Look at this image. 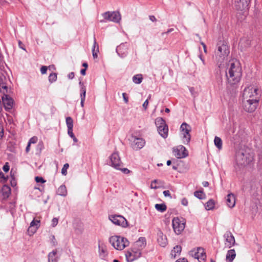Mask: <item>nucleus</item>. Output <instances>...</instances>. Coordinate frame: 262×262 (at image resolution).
<instances>
[{
	"mask_svg": "<svg viewBox=\"0 0 262 262\" xmlns=\"http://www.w3.org/2000/svg\"><path fill=\"white\" fill-rule=\"evenodd\" d=\"M145 141L142 138L134 137L133 141L132 143V148L136 150L142 148L145 145Z\"/></svg>",
	"mask_w": 262,
	"mask_h": 262,
	"instance_id": "16",
	"label": "nucleus"
},
{
	"mask_svg": "<svg viewBox=\"0 0 262 262\" xmlns=\"http://www.w3.org/2000/svg\"><path fill=\"white\" fill-rule=\"evenodd\" d=\"M181 203L183 205L187 206L188 204L187 199L185 198H183L181 200Z\"/></svg>",
	"mask_w": 262,
	"mask_h": 262,
	"instance_id": "50",
	"label": "nucleus"
},
{
	"mask_svg": "<svg viewBox=\"0 0 262 262\" xmlns=\"http://www.w3.org/2000/svg\"><path fill=\"white\" fill-rule=\"evenodd\" d=\"M35 180L37 183H44L46 182V181L41 177L37 176L35 178Z\"/></svg>",
	"mask_w": 262,
	"mask_h": 262,
	"instance_id": "44",
	"label": "nucleus"
},
{
	"mask_svg": "<svg viewBox=\"0 0 262 262\" xmlns=\"http://www.w3.org/2000/svg\"><path fill=\"white\" fill-rule=\"evenodd\" d=\"M143 77L141 74H137L133 76V81L136 84H140L142 82Z\"/></svg>",
	"mask_w": 262,
	"mask_h": 262,
	"instance_id": "34",
	"label": "nucleus"
},
{
	"mask_svg": "<svg viewBox=\"0 0 262 262\" xmlns=\"http://www.w3.org/2000/svg\"><path fill=\"white\" fill-rule=\"evenodd\" d=\"M48 68L46 66H42L40 68V72L42 74H45L47 73Z\"/></svg>",
	"mask_w": 262,
	"mask_h": 262,
	"instance_id": "49",
	"label": "nucleus"
},
{
	"mask_svg": "<svg viewBox=\"0 0 262 262\" xmlns=\"http://www.w3.org/2000/svg\"><path fill=\"white\" fill-rule=\"evenodd\" d=\"M226 201L227 205L230 208L233 207L235 204V197L234 194L232 193L228 194L227 196Z\"/></svg>",
	"mask_w": 262,
	"mask_h": 262,
	"instance_id": "21",
	"label": "nucleus"
},
{
	"mask_svg": "<svg viewBox=\"0 0 262 262\" xmlns=\"http://www.w3.org/2000/svg\"><path fill=\"white\" fill-rule=\"evenodd\" d=\"M104 19L107 20L118 23L121 20V15L119 12L113 11L112 12H107L103 14Z\"/></svg>",
	"mask_w": 262,
	"mask_h": 262,
	"instance_id": "13",
	"label": "nucleus"
},
{
	"mask_svg": "<svg viewBox=\"0 0 262 262\" xmlns=\"http://www.w3.org/2000/svg\"><path fill=\"white\" fill-rule=\"evenodd\" d=\"M57 250L55 249L48 254V262H58Z\"/></svg>",
	"mask_w": 262,
	"mask_h": 262,
	"instance_id": "23",
	"label": "nucleus"
},
{
	"mask_svg": "<svg viewBox=\"0 0 262 262\" xmlns=\"http://www.w3.org/2000/svg\"><path fill=\"white\" fill-rule=\"evenodd\" d=\"M56 193L58 195L65 196L67 194V188L65 185H62L57 190Z\"/></svg>",
	"mask_w": 262,
	"mask_h": 262,
	"instance_id": "29",
	"label": "nucleus"
},
{
	"mask_svg": "<svg viewBox=\"0 0 262 262\" xmlns=\"http://www.w3.org/2000/svg\"><path fill=\"white\" fill-rule=\"evenodd\" d=\"M214 202L213 200H209L205 204V208L207 210H210L214 208Z\"/></svg>",
	"mask_w": 262,
	"mask_h": 262,
	"instance_id": "35",
	"label": "nucleus"
},
{
	"mask_svg": "<svg viewBox=\"0 0 262 262\" xmlns=\"http://www.w3.org/2000/svg\"><path fill=\"white\" fill-rule=\"evenodd\" d=\"M158 242L159 245L163 247H164L167 244V241L166 238H163L162 236L158 238Z\"/></svg>",
	"mask_w": 262,
	"mask_h": 262,
	"instance_id": "39",
	"label": "nucleus"
},
{
	"mask_svg": "<svg viewBox=\"0 0 262 262\" xmlns=\"http://www.w3.org/2000/svg\"><path fill=\"white\" fill-rule=\"evenodd\" d=\"M172 224L173 230L177 235L180 234L185 229V222L183 219L173 218Z\"/></svg>",
	"mask_w": 262,
	"mask_h": 262,
	"instance_id": "9",
	"label": "nucleus"
},
{
	"mask_svg": "<svg viewBox=\"0 0 262 262\" xmlns=\"http://www.w3.org/2000/svg\"><path fill=\"white\" fill-rule=\"evenodd\" d=\"M110 165L116 169H120V166H122V163L121 161L120 158L119 156L118 152H114L110 157Z\"/></svg>",
	"mask_w": 262,
	"mask_h": 262,
	"instance_id": "12",
	"label": "nucleus"
},
{
	"mask_svg": "<svg viewBox=\"0 0 262 262\" xmlns=\"http://www.w3.org/2000/svg\"><path fill=\"white\" fill-rule=\"evenodd\" d=\"M155 208L158 211L163 212L166 211L167 207L165 204H156L155 205Z\"/></svg>",
	"mask_w": 262,
	"mask_h": 262,
	"instance_id": "33",
	"label": "nucleus"
},
{
	"mask_svg": "<svg viewBox=\"0 0 262 262\" xmlns=\"http://www.w3.org/2000/svg\"><path fill=\"white\" fill-rule=\"evenodd\" d=\"M68 134L69 135V136L70 137H71L72 138L73 137H74V136H75L73 133V129H68Z\"/></svg>",
	"mask_w": 262,
	"mask_h": 262,
	"instance_id": "55",
	"label": "nucleus"
},
{
	"mask_svg": "<svg viewBox=\"0 0 262 262\" xmlns=\"http://www.w3.org/2000/svg\"><path fill=\"white\" fill-rule=\"evenodd\" d=\"M260 95L258 88L249 86L244 90L243 99L259 100Z\"/></svg>",
	"mask_w": 262,
	"mask_h": 262,
	"instance_id": "6",
	"label": "nucleus"
},
{
	"mask_svg": "<svg viewBox=\"0 0 262 262\" xmlns=\"http://www.w3.org/2000/svg\"><path fill=\"white\" fill-rule=\"evenodd\" d=\"M163 193L165 196H169L170 198H172L169 190H164Z\"/></svg>",
	"mask_w": 262,
	"mask_h": 262,
	"instance_id": "54",
	"label": "nucleus"
},
{
	"mask_svg": "<svg viewBox=\"0 0 262 262\" xmlns=\"http://www.w3.org/2000/svg\"><path fill=\"white\" fill-rule=\"evenodd\" d=\"M79 84L81 85V87L80 88V98H81V102H80V105L82 107L84 106V102L85 99V95H86V88L83 85L82 82L80 81L79 82Z\"/></svg>",
	"mask_w": 262,
	"mask_h": 262,
	"instance_id": "20",
	"label": "nucleus"
},
{
	"mask_svg": "<svg viewBox=\"0 0 262 262\" xmlns=\"http://www.w3.org/2000/svg\"><path fill=\"white\" fill-rule=\"evenodd\" d=\"M109 219L113 224L121 226L123 228L128 227V224L126 219L120 215H112L109 216Z\"/></svg>",
	"mask_w": 262,
	"mask_h": 262,
	"instance_id": "11",
	"label": "nucleus"
},
{
	"mask_svg": "<svg viewBox=\"0 0 262 262\" xmlns=\"http://www.w3.org/2000/svg\"><path fill=\"white\" fill-rule=\"evenodd\" d=\"M163 184V182L159 180H154L150 184V188L157 189L160 188Z\"/></svg>",
	"mask_w": 262,
	"mask_h": 262,
	"instance_id": "28",
	"label": "nucleus"
},
{
	"mask_svg": "<svg viewBox=\"0 0 262 262\" xmlns=\"http://www.w3.org/2000/svg\"><path fill=\"white\" fill-rule=\"evenodd\" d=\"M58 222V220L57 218H56V217L53 218L52 220V227H55L57 225Z\"/></svg>",
	"mask_w": 262,
	"mask_h": 262,
	"instance_id": "46",
	"label": "nucleus"
},
{
	"mask_svg": "<svg viewBox=\"0 0 262 262\" xmlns=\"http://www.w3.org/2000/svg\"><path fill=\"white\" fill-rule=\"evenodd\" d=\"M224 237L226 239V243L225 244L228 248H230L234 245L235 243L234 237L230 232H226L224 234Z\"/></svg>",
	"mask_w": 262,
	"mask_h": 262,
	"instance_id": "17",
	"label": "nucleus"
},
{
	"mask_svg": "<svg viewBox=\"0 0 262 262\" xmlns=\"http://www.w3.org/2000/svg\"><path fill=\"white\" fill-rule=\"evenodd\" d=\"M151 97L150 95H149L148 97V98L144 101V102L143 104V107L144 108L145 110H146L148 106V99H150Z\"/></svg>",
	"mask_w": 262,
	"mask_h": 262,
	"instance_id": "47",
	"label": "nucleus"
},
{
	"mask_svg": "<svg viewBox=\"0 0 262 262\" xmlns=\"http://www.w3.org/2000/svg\"><path fill=\"white\" fill-rule=\"evenodd\" d=\"M149 19L152 21H156L157 20L156 18L154 15L149 16Z\"/></svg>",
	"mask_w": 262,
	"mask_h": 262,
	"instance_id": "61",
	"label": "nucleus"
},
{
	"mask_svg": "<svg viewBox=\"0 0 262 262\" xmlns=\"http://www.w3.org/2000/svg\"><path fill=\"white\" fill-rule=\"evenodd\" d=\"M109 241L113 247L118 250L124 249L129 244L127 238L117 235L112 236Z\"/></svg>",
	"mask_w": 262,
	"mask_h": 262,
	"instance_id": "5",
	"label": "nucleus"
},
{
	"mask_svg": "<svg viewBox=\"0 0 262 262\" xmlns=\"http://www.w3.org/2000/svg\"><path fill=\"white\" fill-rule=\"evenodd\" d=\"M86 69H81V71H80V73L82 75H85V72H86Z\"/></svg>",
	"mask_w": 262,
	"mask_h": 262,
	"instance_id": "63",
	"label": "nucleus"
},
{
	"mask_svg": "<svg viewBox=\"0 0 262 262\" xmlns=\"http://www.w3.org/2000/svg\"><path fill=\"white\" fill-rule=\"evenodd\" d=\"M30 145H31V144H29V143H28V145H27V147L26 148V151L27 153L30 151Z\"/></svg>",
	"mask_w": 262,
	"mask_h": 262,
	"instance_id": "62",
	"label": "nucleus"
},
{
	"mask_svg": "<svg viewBox=\"0 0 262 262\" xmlns=\"http://www.w3.org/2000/svg\"><path fill=\"white\" fill-rule=\"evenodd\" d=\"M202 185L204 187H208L209 185V183L207 181H204L202 183Z\"/></svg>",
	"mask_w": 262,
	"mask_h": 262,
	"instance_id": "64",
	"label": "nucleus"
},
{
	"mask_svg": "<svg viewBox=\"0 0 262 262\" xmlns=\"http://www.w3.org/2000/svg\"><path fill=\"white\" fill-rule=\"evenodd\" d=\"M57 74L55 73H51L49 76V81L50 83H53L57 80Z\"/></svg>",
	"mask_w": 262,
	"mask_h": 262,
	"instance_id": "38",
	"label": "nucleus"
},
{
	"mask_svg": "<svg viewBox=\"0 0 262 262\" xmlns=\"http://www.w3.org/2000/svg\"><path fill=\"white\" fill-rule=\"evenodd\" d=\"M242 103L243 108L246 112L252 113L258 106L259 100L243 99Z\"/></svg>",
	"mask_w": 262,
	"mask_h": 262,
	"instance_id": "7",
	"label": "nucleus"
},
{
	"mask_svg": "<svg viewBox=\"0 0 262 262\" xmlns=\"http://www.w3.org/2000/svg\"><path fill=\"white\" fill-rule=\"evenodd\" d=\"M226 74L228 83L231 85L238 83L242 76V69L239 61L235 59L230 60Z\"/></svg>",
	"mask_w": 262,
	"mask_h": 262,
	"instance_id": "1",
	"label": "nucleus"
},
{
	"mask_svg": "<svg viewBox=\"0 0 262 262\" xmlns=\"http://www.w3.org/2000/svg\"><path fill=\"white\" fill-rule=\"evenodd\" d=\"M190 255L199 262H205L206 255L204 249L202 247H198L190 251Z\"/></svg>",
	"mask_w": 262,
	"mask_h": 262,
	"instance_id": "10",
	"label": "nucleus"
},
{
	"mask_svg": "<svg viewBox=\"0 0 262 262\" xmlns=\"http://www.w3.org/2000/svg\"><path fill=\"white\" fill-rule=\"evenodd\" d=\"M99 256L101 258H104L107 255L106 247L103 244H99L98 246Z\"/></svg>",
	"mask_w": 262,
	"mask_h": 262,
	"instance_id": "27",
	"label": "nucleus"
},
{
	"mask_svg": "<svg viewBox=\"0 0 262 262\" xmlns=\"http://www.w3.org/2000/svg\"><path fill=\"white\" fill-rule=\"evenodd\" d=\"M245 41H246L247 44L248 45H249V41L248 40L242 39V40H241V41L239 42V45L241 47L243 46V45L244 42H245Z\"/></svg>",
	"mask_w": 262,
	"mask_h": 262,
	"instance_id": "58",
	"label": "nucleus"
},
{
	"mask_svg": "<svg viewBox=\"0 0 262 262\" xmlns=\"http://www.w3.org/2000/svg\"><path fill=\"white\" fill-rule=\"evenodd\" d=\"M39 221L33 220L30 223L28 231H32V233L36 232L39 227Z\"/></svg>",
	"mask_w": 262,
	"mask_h": 262,
	"instance_id": "26",
	"label": "nucleus"
},
{
	"mask_svg": "<svg viewBox=\"0 0 262 262\" xmlns=\"http://www.w3.org/2000/svg\"><path fill=\"white\" fill-rule=\"evenodd\" d=\"M116 52L120 57L122 58L125 57L128 53L127 44L125 43L120 45L117 47Z\"/></svg>",
	"mask_w": 262,
	"mask_h": 262,
	"instance_id": "18",
	"label": "nucleus"
},
{
	"mask_svg": "<svg viewBox=\"0 0 262 262\" xmlns=\"http://www.w3.org/2000/svg\"><path fill=\"white\" fill-rule=\"evenodd\" d=\"M173 152L177 158H184L188 156L185 147L183 145L179 146L177 148L173 149Z\"/></svg>",
	"mask_w": 262,
	"mask_h": 262,
	"instance_id": "15",
	"label": "nucleus"
},
{
	"mask_svg": "<svg viewBox=\"0 0 262 262\" xmlns=\"http://www.w3.org/2000/svg\"><path fill=\"white\" fill-rule=\"evenodd\" d=\"M122 96L125 103H127L128 102V98L126 96V93H123L122 94Z\"/></svg>",
	"mask_w": 262,
	"mask_h": 262,
	"instance_id": "52",
	"label": "nucleus"
},
{
	"mask_svg": "<svg viewBox=\"0 0 262 262\" xmlns=\"http://www.w3.org/2000/svg\"><path fill=\"white\" fill-rule=\"evenodd\" d=\"M118 170H121L122 172H123L124 173H125V174H127L130 172V170H128L127 168H122L121 166H120V169H119Z\"/></svg>",
	"mask_w": 262,
	"mask_h": 262,
	"instance_id": "51",
	"label": "nucleus"
},
{
	"mask_svg": "<svg viewBox=\"0 0 262 262\" xmlns=\"http://www.w3.org/2000/svg\"><path fill=\"white\" fill-rule=\"evenodd\" d=\"M3 102L6 110H10L13 107V100L8 95L3 97Z\"/></svg>",
	"mask_w": 262,
	"mask_h": 262,
	"instance_id": "19",
	"label": "nucleus"
},
{
	"mask_svg": "<svg viewBox=\"0 0 262 262\" xmlns=\"http://www.w3.org/2000/svg\"><path fill=\"white\" fill-rule=\"evenodd\" d=\"M229 53V48L227 42L224 40L219 41L214 52V59L219 68L222 67L223 63L227 60Z\"/></svg>",
	"mask_w": 262,
	"mask_h": 262,
	"instance_id": "2",
	"label": "nucleus"
},
{
	"mask_svg": "<svg viewBox=\"0 0 262 262\" xmlns=\"http://www.w3.org/2000/svg\"><path fill=\"white\" fill-rule=\"evenodd\" d=\"M175 262H188L187 259L185 258H180L177 260Z\"/></svg>",
	"mask_w": 262,
	"mask_h": 262,
	"instance_id": "59",
	"label": "nucleus"
},
{
	"mask_svg": "<svg viewBox=\"0 0 262 262\" xmlns=\"http://www.w3.org/2000/svg\"><path fill=\"white\" fill-rule=\"evenodd\" d=\"M173 31V28H170V29H169L166 32H162L161 33V35L162 36H164V35L165 34H167L170 32H171L172 31Z\"/></svg>",
	"mask_w": 262,
	"mask_h": 262,
	"instance_id": "57",
	"label": "nucleus"
},
{
	"mask_svg": "<svg viewBox=\"0 0 262 262\" xmlns=\"http://www.w3.org/2000/svg\"><path fill=\"white\" fill-rule=\"evenodd\" d=\"M51 241L53 246H55L57 245V242L55 239V236L52 235Z\"/></svg>",
	"mask_w": 262,
	"mask_h": 262,
	"instance_id": "48",
	"label": "nucleus"
},
{
	"mask_svg": "<svg viewBox=\"0 0 262 262\" xmlns=\"http://www.w3.org/2000/svg\"><path fill=\"white\" fill-rule=\"evenodd\" d=\"M214 143L215 146L219 150H221L222 148V140L220 137L215 136L214 140Z\"/></svg>",
	"mask_w": 262,
	"mask_h": 262,
	"instance_id": "31",
	"label": "nucleus"
},
{
	"mask_svg": "<svg viewBox=\"0 0 262 262\" xmlns=\"http://www.w3.org/2000/svg\"><path fill=\"white\" fill-rule=\"evenodd\" d=\"M158 131L163 138H166L167 137L168 128L166 125H163V126H159V128H158Z\"/></svg>",
	"mask_w": 262,
	"mask_h": 262,
	"instance_id": "22",
	"label": "nucleus"
},
{
	"mask_svg": "<svg viewBox=\"0 0 262 262\" xmlns=\"http://www.w3.org/2000/svg\"><path fill=\"white\" fill-rule=\"evenodd\" d=\"M99 52V45L96 42L95 37H94V44L92 48V54L94 59L97 58L98 53Z\"/></svg>",
	"mask_w": 262,
	"mask_h": 262,
	"instance_id": "24",
	"label": "nucleus"
},
{
	"mask_svg": "<svg viewBox=\"0 0 262 262\" xmlns=\"http://www.w3.org/2000/svg\"><path fill=\"white\" fill-rule=\"evenodd\" d=\"M69 165L68 163H66L64 164L62 169H61V173L64 175L66 176L67 174V169L69 168Z\"/></svg>",
	"mask_w": 262,
	"mask_h": 262,
	"instance_id": "43",
	"label": "nucleus"
},
{
	"mask_svg": "<svg viewBox=\"0 0 262 262\" xmlns=\"http://www.w3.org/2000/svg\"><path fill=\"white\" fill-rule=\"evenodd\" d=\"M180 130L183 135V143L188 144L191 139L190 132L191 130V126L185 122H183L180 127Z\"/></svg>",
	"mask_w": 262,
	"mask_h": 262,
	"instance_id": "8",
	"label": "nucleus"
},
{
	"mask_svg": "<svg viewBox=\"0 0 262 262\" xmlns=\"http://www.w3.org/2000/svg\"><path fill=\"white\" fill-rule=\"evenodd\" d=\"M10 191V187L8 186H4L3 188V194L7 197H8Z\"/></svg>",
	"mask_w": 262,
	"mask_h": 262,
	"instance_id": "42",
	"label": "nucleus"
},
{
	"mask_svg": "<svg viewBox=\"0 0 262 262\" xmlns=\"http://www.w3.org/2000/svg\"><path fill=\"white\" fill-rule=\"evenodd\" d=\"M3 169L5 172H8L9 171V166L8 165V163H7L5 165H4Z\"/></svg>",
	"mask_w": 262,
	"mask_h": 262,
	"instance_id": "53",
	"label": "nucleus"
},
{
	"mask_svg": "<svg viewBox=\"0 0 262 262\" xmlns=\"http://www.w3.org/2000/svg\"><path fill=\"white\" fill-rule=\"evenodd\" d=\"M66 124L68 127V129H73V120L71 117H68L66 118Z\"/></svg>",
	"mask_w": 262,
	"mask_h": 262,
	"instance_id": "37",
	"label": "nucleus"
},
{
	"mask_svg": "<svg viewBox=\"0 0 262 262\" xmlns=\"http://www.w3.org/2000/svg\"><path fill=\"white\" fill-rule=\"evenodd\" d=\"M253 159L252 152L247 150L240 149L236 153L235 160L237 163L241 165H245L249 164Z\"/></svg>",
	"mask_w": 262,
	"mask_h": 262,
	"instance_id": "4",
	"label": "nucleus"
},
{
	"mask_svg": "<svg viewBox=\"0 0 262 262\" xmlns=\"http://www.w3.org/2000/svg\"><path fill=\"white\" fill-rule=\"evenodd\" d=\"M6 77L4 75L0 76V91L7 90V86L5 83Z\"/></svg>",
	"mask_w": 262,
	"mask_h": 262,
	"instance_id": "32",
	"label": "nucleus"
},
{
	"mask_svg": "<svg viewBox=\"0 0 262 262\" xmlns=\"http://www.w3.org/2000/svg\"><path fill=\"white\" fill-rule=\"evenodd\" d=\"M194 195L197 198L201 200L204 198V194L202 191H196L194 192Z\"/></svg>",
	"mask_w": 262,
	"mask_h": 262,
	"instance_id": "40",
	"label": "nucleus"
},
{
	"mask_svg": "<svg viewBox=\"0 0 262 262\" xmlns=\"http://www.w3.org/2000/svg\"><path fill=\"white\" fill-rule=\"evenodd\" d=\"M44 146L43 142L42 141L39 142L36 147V150L37 152L40 154Z\"/></svg>",
	"mask_w": 262,
	"mask_h": 262,
	"instance_id": "41",
	"label": "nucleus"
},
{
	"mask_svg": "<svg viewBox=\"0 0 262 262\" xmlns=\"http://www.w3.org/2000/svg\"><path fill=\"white\" fill-rule=\"evenodd\" d=\"M68 77L69 79H72L74 78V72H71L68 75Z\"/></svg>",
	"mask_w": 262,
	"mask_h": 262,
	"instance_id": "60",
	"label": "nucleus"
},
{
	"mask_svg": "<svg viewBox=\"0 0 262 262\" xmlns=\"http://www.w3.org/2000/svg\"><path fill=\"white\" fill-rule=\"evenodd\" d=\"M155 124L157 128H159V126L166 125L165 120L162 118H157L155 120Z\"/></svg>",
	"mask_w": 262,
	"mask_h": 262,
	"instance_id": "36",
	"label": "nucleus"
},
{
	"mask_svg": "<svg viewBox=\"0 0 262 262\" xmlns=\"http://www.w3.org/2000/svg\"><path fill=\"white\" fill-rule=\"evenodd\" d=\"M250 2L248 0H234V7L237 10H246L249 8Z\"/></svg>",
	"mask_w": 262,
	"mask_h": 262,
	"instance_id": "14",
	"label": "nucleus"
},
{
	"mask_svg": "<svg viewBox=\"0 0 262 262\" xmlns=\"http://www.w3.org/2000/svg\"><path fill=\"white\" fill-rule=\"evenodd\" d=\"M146 239L145 237H141L135 243L131 250L128 251L126 254V258L128 261L132 262L139 258L141 256V251L146 246Z\"/></svg>",
	"mask_w": 262,
	"mask_h": 262,
	"instance_id": "3",
	"label": "nucleus"
},
{
	"mask_svg": "<svg viewBox=\"0 0 262 262\" xmlns=\"http://www.w3.org/2000/svg\"><path fill=\"white\" fill-rule=\"evenodd\" d=\"M37 137H36V136H33V137H32L31 138H30V139L29 140V142L28 143L30 144H34V143H36L37 141Z\"/></svg>",
	"mask_w": 262,
	"mask_h": 262,
	"instance_id": "45",
	"label": "nucleus"
},
{
	"mask_svg": "<svg viewBox=\"0 0 262 262\" xmlns=\"http://www.w3.org/2000/svg\"><path fill=\"white\" fill-rule=\"evenodd\" d=\"M18 46L20 48L23 49V50L26 51L25 48V45L23 43V42L20 41H18Z\"/></svg>",
	"mask_w": 262,
	"mask_h": 262,
	"instance_id": "56",
	"label": "nucleus"
},
{
	"mask_svg": "<svg viewBox=\"0 0 262 262\" xmlns=\"http://www.w3.org/2000/svg\"><path fill=\"white\" fill-rule=\"evenodd\" d=\"M182 248L181 246H176L171 251V255L175 258L178 255H179L181 252Z\"/></svg>",
	"mask_w": 262,
	"mask_h": 262,
	"instance_id": "30",
	"label": "nucleus"
},
{
	"mask_svg": "<svg viewBox=\"0 0 262 262\" xmlns=\"http://www.w3.org/2000/svg\"><path fill=\"white\" fill-rule=\"evenodd\" d=\"M235 256L236 253L234 249L229 250L226 254V260L229 262H232Z\"/></svg>",
	"mask_w": 262,
	"mask_h": 262,
	"instance_id": "25",
	"label": "nucleus"
}]
</instances>
